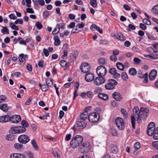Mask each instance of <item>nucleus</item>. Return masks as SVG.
Returning a JSON list of instances; mask_svg holds the SVG:
<instances>
[{
  "label": "nucleus",
  "mask_w": 158,
  "mask_h": 158,
  "mask_svg": "<svg viewBox=\"0 0 158 158\" xmlns=\"http://www.w3.org/2000/svg\"><path fill=\"white\" fill-rule=\"evenodd\" d=\"M9 17L11 19H16L17 17L14 14H11L9 15Z\"/></svg>",
  "instance_id": "obj_64"
},
{
  "label": "nucleus",
  "mask_w": 158,
  "mask_h": 158,
  "mask_svg": "<svg viewBox=\"0 0 158 158\" xmlns=\"http://www.w3.org/2000/svg\"><path fill=\"white\" fill-rule=\"evenodd\" d=\"M112 96L115 100L119 101H121V99L123 98L122 95L118 92H114Z\"/></svg>",
  "instance_id": "obj_16"
},
{
  "label": "nucleus",
  "mask_w": 158,
  "mask_h": 158,
  "mask_svg": "<svg viewBox=\"0 0 158 158\" xmlns=\"http://www.w3.org/2000/svg\"><path fill=\"white\" fill-rule=\"evenodd\" d=\"M149 112V109L147 108L142 107L140 108L138 117H137V121L138 123L141 122L142 119L145 120L148 115Z\"/></svg>",
  "instance_id": "obj_2"
},
{
  "label": "nucleus",
  "mask_w": 158,
  "mask_h": 158,
  "mask_svg": "<svg viewBox=\"0 0 158 158\" xmlns=\"http://www.w3.org/2000/svg\"><path fill=\"white\" fill-rule=\"evenodd\" d=\"M112 145H111L110 151L114 153L116 152L117 151L118 149L116 146L115 145L114 146H113V147L112 146Z\"/></svg>",
  "instance_id": "obj_43"
},
{
  "label": "nucleus",
  "mask_w": 158,
  "mask_h": 158,
  "mask_svg": "<svg viewBox=\"0 0 158 158\" xmlns=\"http://www.w3.org/2000/svg\"><path fill=\"white\" fill-rule=\"evenodd\" d=\"M9 119L10 116L8 115H5L0 116V122H6L9 121Z\"/></svg>",
  "instance_id": "obj_18"
},
{
  "label": "nucleus",
  "mask_w": 158,
  "mask_h": 158,
  "mask_svg": "<svg viewBox=\"0 0 158 158\" xmlns=\"http://www.w3.org/2000/svg\"><path fill=\"white\" fill-rule=\"evenodd\" d=\"M88 113L86 112H83L81 114L80 116V118L77 121V127L79 129H82L85 127L86 125L87 120Z\"/></svg>",
  "instance_id": "obj_1"
},
{
  "label": "nucleus",
  "mask_w": 158,
  "mask_h": 158,
  "mask_svg": "<svg viewBox=\"0 0 158 158\" xmlns=\"http://www.w3.org/2000/svg\"><path fill=\"white\" fill-rule=\"evenodd\" d=\"M115 123L118 127L121 130L125 128V123L123 119L120 117H117L115 119Z\"/></svg>",
  "instance_id": "obj_6"
},
{
  "label": "nucleus",
  "mask_w": 158,
  "mask_h": 158,
  "mask_svg": "<svg viewBox=\"0 0 158 158\" xmlns=\"http://www.w3.org/2000/svg\"><path fill=\"white\" fill-rule=\"evenodd\" d=\"M90 69V65L87 63H82L80 66V69L82 72L86 73L88 72Z\"/></svg>",
  "instance_id": "obj_11"
},
{
  "label": "nucleus",
  "mask_w": 158,
  "mask_h": 158,
  "mask_svg": "<svg viewBox=\"0 0 158 158\" xmlns=\"http://www.w3.org/2000/svg\"><path fill=\"white\" fill-rule=\"evenodd\" d=\"M152 11L155 14H158V5H156L153 7Z\"/></svg>",
  "instance_id": "obj_39"
},
{
  "label": "nucleus",
  "mask_w": 158,
  "mask_h": 158,
  "mask_svg": "<svg viewBox=\"0 0 158 158\" xmlns=\"http://www.w3.org/2000/svg\"><path fill=\"white\" fill-rule=\"evenodd\" d=\"M48 85H46L44 84L42 85L41 89L42 91H45L48 89Z\"/></svg>",
  "instance_id": "obj_54"
},
{
  "label": "nucleus",
  "mask_w": 158,
  "mask_h": 158,
  "mask_svg": "<svg viewBox=\"0 0 158 158\" xmlns=\"http://www.w3.org/2000/svg\"><path fill=\"white\" fill-rule=\"evenodd\" d=\"M153 146L158 150V141H154L152 143Z\"/></svg>",
  "instance_id": "obj_48"
},
{
  "label": "nucleus",
  "mask_w": 158,
  "mask_h": 158,
  "mask_svg": "<svg viewBox=\"0 0 158 158\" xmlns=\"http://www.w3.org/2000/svg\"><path fill=\"white\" fill-rule=\"evenodd\" d=\"M109 72L115 78H118L120 77V74L117 72L116 69L115 68H111L110 69Z\"/></svg>",
  "instance_id": "obj_13"
},
{
  "label": "nucleus",
  "mask_w": 158,
  "mask_h": 158,
  "mask_svg": "<svg viewBox=\"0 0 158 158\" xmlns=\"http://www.w3.org/2000/svg\"><path fill=\"white\" fill-rule=\"evenodd\" d=\"M18 140L20 143L26 144L29 141L30 139H18Z\"/></svg>",
  "instance_id": "obj_38"
},
{
  "label": "nucleus",
  "mask_w": 158,
  "mask_h": 158,
  "mask_svg": "<svg viewBox=\"0 0 158 158\" xmlns=\"http://www.w3.org/2000/svg\"><path fill=\"white\" fill-rule=\"evenodd\" d=\"M26 68L29 71L31 72L32 71V66L30 64H27L26 66Z\"/></svg>",
  "instance_id": "obj_59"
},
{
  "label": "nucleus",
  "mask_w": 158,
  "mask_h": 158,
  "mask_svg": "<svg viewBox=\"0 0 158 158\" xmlns=\"http://www.w3.org/2000/svg\"><path fill=\"white\" fill-rule=\"evenodd\" d=\"M19 126L13 127L11 128V132L12 134L19 133Z\"/></svg>",
  "instance_id": "obj_22"
},
{
  "label": "nucleus",
  "mask_w": 158,
  "mask_h": 158,
  "mask_svg": "<svg viewBox=\"0 0 158 158\" xmlns=\"http://www.w3.org/2000/svg\"><path fill=\"white\" fill-rule=\"evenodd\" d=\"M140 27L143 30H145L147 28L146 26L144 24L140 23L139 24Z\"/></svg>",
  "instance_id": "obj_60"
},
{
  "label": "nucleus",
  "mask_w": 158,
  "mask_h": 158,
  "mask_svg": "<svg viewBox=\"0 0 158 158\" xmlns=\"http://www.w3.org/2000/svg\"><path fill=\"white\" fill-rule=\"evenodd\" d=\"M140 147V144L139 142L135 143L134 145V148L136 150L139 149Z\"/></svg>",
  "instance_id": "obj_51"
},
{
  "label": "nucleus",
  "mask_w": 158,
  "mask_h": 158,
  "mask_svg": "<svg viewBox=\"0 0 158 158\" xmlns=\"http://www.w3.org/2000/svg\"><path fill=\"white\" fill-rule=\"evenodd\" d=\"M6 96L4 95H0V103L4 102L6 99Z\"/></svg>",
  "instance_id": "obj_55"
},
{
  "label": "nucleus",
  "mask_w": 158,
  "mask_h": 158,
  "mask_svg": "<svg viewBox=\"0 0 158 158\" xmlns=\"http://www.w3.org/2000/svg\"><path fill=\"white\" fill-rule=\"evenodd\" d=\"M48 51L46 48H44L43 49V53H44L45 56L47 57L49 55Z\"/></svg>",
  "instance_id": "obj_61"
},
{
  "label": "nucleus",
  "mask_w": 158,
  "mask_h": 158,
  "mask_svg": "<svg viewBox=\"0 0 158 158\" xmlns=\"http://www.w3.org/2000/svg\"><path fill=\"white\" fill-rule=\"evenodd\" d=\"M95 111L98 113V115L99 116V114L102 113V109L100 107H97L95 108Z\"/></svg>",
  "instance_id": "obj_50"
},
{
  "label": "nucleus",
  "mask_w": 158,
  "mask_h": 158,
  "mask_svg": "<svg viewBox=\"0 0 158 158\" xmlns=\"http://www.w3.org/2000/svg\"><path fill=\"white\" fill-rule=\"evenodd\" d=\"M111 134L115 136L118 135L117 131L114 129H113L111 131Z\"/></svg>",
  "instance_id": "obj_63"
},
{
  "label": "nucleus",
  "mask_w": 158,
  "mask_h": 158,
  "mask_svg": "<svg viewBox=\"0 0 158 158\" xmlns=\"http://www.w3.org/2000/svg\"><path fill=\"white\" fill-rule=\"evenodd\" d=\"M132 50L135 52H139L140 51L139 49L136 47H134L132 48Z\"/></svg>",
  "instance_id": "obj_58"
},
{
  "label": "nucleus",
  "mask_w": 158,
  "mask_h": 158,
  "mask_svg": "<svg viewBox=\"0 0 158 158\" xmlns=\"http://www.w3.org/2000/svg\"><path fill=\"white\" fill-rule=\"evenodd\" d=\"M21 123L22 125L23 126L27 127L28 125L27 123L25 120H22L21 121Z\"/></svg>",
  "instance_id": "obj_57"
},
{
  "label": "nucleus",
  "mask_w": 158,
  "mask_h": 158,
  "mask_svg": "<svg viewBox=\"0 0 158 158\" xmlns=\"http://www.w3.org/2000/svg\"><path fill=\"white\" fill-rule=\"evenodd\" d=\"M0 109L4 112H6L8 109L7 104H3L0 105Z\"/></svg>",
  "instance_id": "obj_23"
},
{
  "label": "nucleus",
  "mask_w": 158,
  "mask_h": 158,
  "mask_svg": "<svg viewBox=\"0 0 158 158\" xmlns=\"http://www.w3.org/2000/svg\"><path fill=\"white\" fill-rule=\"evenodd\" d=\"M19 61L20 63V64L23 62H25L26 60V58L27 56L26 54L24 55L23 53L20 54L19 55Z\"/></svg>",
  "instance_id": "obj_20"
},
{
  "label": "nucleus",
  "mask_w": 158,
  "mask_h": 158,
  "mask_svg": "<svg viewBox=\"0 0 158 158\" xmlns=\"http://www.w3.org/2000/svg\"><path fill=\"white\" fill-rule=\"evenodd\" d=\"M121 111L124 117L126 118H127L128 117V115L127 110L123 108H122L121 110Z\"/></svg>",
  "instance_id": "obj_37"
},
{
  "label": "nucleus",
  "mask_w": 158,
  "mask_h": 158,
  "mask_svg": "<svg viewBox=\"0 0 158 158\" xmlns=\"http://www.w3.org/2000/svg\"><path fill=\"white\" fill-rule=\"evenodd\" d=\"M117 81L114 79H111L108 81V83L105 85L106 89L108 90L112 89L115 88V85H117Z\"/></svg>",
  "instance_id": "obj_5"
},
{
  "label": "nucleus",
  "mask_w": 158,
  "mask_h": 158,
  "mask_svg": "<svg viewBox=\"0 0 158 158\" xmlns=\"http://www.w3.org/2000/svg\"><path fill=\"white\" fill-rule=\"evenodd\" d=\"M46 83L47 84V85L51 86L53 85V81L52 79H48L46 80Z\"/></svg>",
  "instance_id": "obj_42"
},
{
  "label": "nucleus",
  "mask_w": 158,
  "mask_h": 158,
  "mask_svg": "<svg viewBox=\"0 0 158 158\" xmlns=\"http://www.w3.org/2000/svg\"><path fill=\"white\" fill-rule=\"evenodd\" d=\"M72 139L71 141L70 145L71 147L75 148H76L81 144L83 141V139Z\"/></svg>",
  "instance_id": "obj_9"
},
{
  "label": "nucleus",
  "mask_w": 158,
  "mask_h": 158,
  "mask_svg": "<svg viewBox=\"0 0 158 158\" xmlns=\"http://www.w3.org/2000/svg\"><path fill=\"white\" fill-rule=\"evenodd\" d=\"M49 15V12L48 10H45L43 13V17L46 19Z\"/></svg>",
  "instance_id": "obj_52"
},
{
  "label": "nucleus",
  "mask_w": 158,
  "mask_h": 158,
  "mask_svg": "<svg viewBox=\"0 0 158 158\" xmlns=\"http://www.w3.org/2000/svg\"><path fill=\"white\" fill-rule=\"evenodd\" d=\"M3 29L1 30V32L3 34H8L9 33V29L6 27H2Z\"/></svg>",
  "instance_id": "obj_29"
},
{
  "label": "nucleus",
  "mask_w": 158,
  "mask_h": 158,
  "mask_svg": "<svg viewBox=\"0 0 158 158\" xmlns=\"http://www.w3.org/2000/svg\"><path fill=\"white\" fill-rule=\"evenodd\" d=\"M98 63L99 64L104 65L106 64L107 61L104 58H100L98 60Z\"/></svg>",
  "instance_id": "obj_32"
},
{
  "label": "nucleus",
  "mask_w": 158,
  "mask_h": 158,
  "mask_svg": "<svg viewBox=\"0 0 158 158\" xmlns=\"http://www.w3.org/2000/svg\"><path fill=\"white\" fill-rule=\"evenodd\" d=\"M116 66L120 70H123L124 68L123 65L120 62H118L116 64Z\"/></svg>",
  "instance_id": "obj_31"
},
{
  "label": "nucleus",
  "mask_w": 158,
  "mask_h": 158,
  "mask_svg": "<svg viewBox=\"0 0 158 158\" xmlns=\"http://www.w3.org/2000/svg\"><path fill=\"white\" fill-rule=\"evenodd\" d=\"M96 72L98 76L104 77L106 74L107 70L104 66L101 65L97 68Z\"/></svg>",
  "instance_id": "obj_7"
},
{
  "label": "nucleus",
  "mask_w": 158,
  "mask_h": 158,
  "mask_svg": "<svg viewBox=\"0 0 158 158\" xmlns=\"http://www.w3.org/2000/svg\"><path fill=\"white\" fill-rule=\"evenodd\" d=\"M31 143L35 150H38L39 149V147L38 146L36 142L34 139H33L31 141Z\"/></svg>",
  "instance_id": "obj_24"
},
{
  "label": "nucleus",
  "mask_w": 158,
  "mask_h": 158,
  "mask_svg": "<svg viewBox=\"0 0 158 158\" xmlns=\"http://www.w3.org/2000/svg\"><path fill=\"white\" fill-rule=\"evenodd\" d=\"M157 74V71L155 69H152L150 72L149 75V79L151 80L152 81L155 79Z\"/></svg>",
  "instance_id": "obj_15"
},
{
  "label": "nucleus",
  "mask_w": 158,
  "mask_h": 158,
  "mask_svg": "<svg viewBox=\"0 0 158 158\" xmlns=\"http://www.w3.org/2000/svg\"><path fill=\"white\" fill-rule=\"evenodd\" d=\"M122 77L123 79L126 80L128 78V77L126 73L123 72L122 74Z\"/></svg>",
  "instance_id": "obj_47"
},
{
  "label": "nucleus",
  "mask_w": 158,
  "mask_h": 158,
  "mask_svg": "<svg viewBox=\"0 0 158 158\" xmlns=\"http://www.w3.org/2000/svg\"><path fill=\"white\" fill-rule=\"evenodd\" d=\"M35 26L38 30H40L42 28L43 25L40 22H37L35 24Z\"/></svg>",
  "instance_id": "obj_44"
},
{
  "label": "nucleus",
  "mask_w": 158,
  "mask_h": 158,
  "mask_svg": "<svg viewBox=\"0 0 158 158\" xmlns=\"http://www.w3.org/2000/svg\"><path fill=\"white\" fill-rule=\"evenodd\" d=\"M98 98L104 100H106L108 99V96L106 94L103 93H99L98 95Z\"/></svg>",
  "instance_id": "obj_21"
},
{
  "label": "nucleus",
  "mask_w": 158,
  "mask_h": 158,
  "mask_svg": "<svg viewBox=\"0 0 158 158\" xmlns=\"http://www.w3.org/2000/svg\"><path fill=\"white\" fill-rule=\"evenodd\" d=\"M68 63H67V62L64 60H61L60 63V65L62 67H68L69 66V65H67V64Z\"/></svg>",
  "instance_id": "obj_36"
},
{
  "label": "nucleus",
  "mask_w": 158,
  "mask_h": 158,
  "mask_svg": "<svg viewBox=\"0 0 158 158\" xmlns=\"http://www.w3.org/2000/svg\"><path fill=\"white\" fill-rule=\"evenodd\" d=\"M91 148L90 145L88 142H84L79 147L78 150L81 153H87L90 151Z\"/></svg>",
  "instance_id": "obj_3"
},
{
  "label": "nucleus",
  "mask_w": 158,
  "mask_h": 158,
  "mask_svg": "<svg viewBox=\"0 0 158 158\" xmlns=\"http://www.w3.org/2000/svg\"><path fill=\"white\" fill-rule=\"evenodd\" d=\"M148 74L147 73H146L145 74L142 75V76H139V78H144V80L143 81L144 82L147 83L148 81Z\"/></svg>",
  "instance_id": "obj_25"
},
{
  "label": "nucleus",
  "mask_w": 158,
  "mask_h": 158,
  "mask_svg": "<svg viewBox=\"0 0 158 158\" xmlns=\"http://www.w3.org/2000/svg\"><path fill=\"white\" fill-rule=\"evenodd\" d=\"M55 42L54 44L55 45L58 46L60 44V41L58 36H56L54 37Z\"/></svg>",
  "instance_id": "obj_26"
},
{
  "label": "nucleus",
  "mask_w": 158,
  "mask_h": 158,
  "mask_svg": "<svg viewBox=\"0 0 158 158\" xmlns=\"http://www.w3.org/2000/svg\"><path fill=\"white\" fill-rule=\"evenodd\" d=\"M143 56L144 57L148 58V59H154L156 60L158 58L157 56H155L154 55H148L147 54H144Z\"/></svg>",
  "instance_id": "obj_27"
},
{
  "label": "nucleus",
  "mask_w": 158,
  "mask_h": 158,
  "mask_svg": "<svg viewBox=\"0 0 158 158\" xmlns=\"http://www.w3.org/2000/svg\"><path fill=\"white\" fill-rule=\"evenodd\" d=\"M89 120L91 123H94L97 122L99 119V116L96 112L90 113L88 116Z\"/></svg>",
  "instance_id": "obj_8"
},
{
  "label": "nucleus",
  "mask_w": 158,
  "mask_h": 158,
  "mask_svg": "<svg viewBox=\"0 0 158 158\" xmlns=\"http://www.w3.org/2000/svg\"><path fill=\"white\" fill-rule=\"evenodd\" d=\"M106 81L104 77L98 76L96 77L94 81V83L96 85H99L103 83Z\"/></svg>",
  "instance_id": "obj_10"
},
{
  "label": "nucleus",
  "mask_w": 158,
  "mask_h": 158,
  "mask_svg": "<svg viewBox=\"0 0 158 158\" xmlns=\"http://www.w3.org/2000/svg\"><path fill=\"white\" fill-rule=\"evenodd\" d=\"M133 61H134V63L136 64H139L141 62L140 59L137 57H135Z\"/></svg>",
  "instance_id": "obj_45"
},
{
  "label": "nucleus",
  "mask_w": 158,
  "mask_h": 158,
  "mask_svg": "<svg viewBox=\"0 0 158 158\" xmlns=\"http://www.w3.org/2000/svg\"><path fill=\"white\" fill-rule=\"evenodd\" d=\"M133 114L134 115H132L131 116V122L132 127L133 128L135 127V117L137 118V117H138V115L139 114V109L137 106H135L133 109Z\"/></svg>",
  "instance_id": "obj_4"
},
{
  "label": "nucleus",
  "mask_w": 158,
  "mask_h": 158,
  "mask_svg": "<svg viewBox=\"0 0 158 158\" xmlns=\"http://www.w3.org/2000/svg\"><path fill=\"white\" fill-rule=\"evenodd\" d=\"M10 158H26L25 155L23 154L15 153L10 155Z\"/></svg>",
  "instance_id": "obj_17"
},
{
  "label": "nucleus",
  "mask_w": 158,
  "mask_h": 158,
  "mask_svg": "<svg viewBox=\"0 0 158 158\" xmlns=\"http://www.w3.org/2000/svg\"><path fill=\"white\" fill-rule=\"evenodd\" d=\"M94 75L92 73H88L85 76V80L89 82L92 81L94 79Z\"/></svg>",
  "instance_id": "obj_14"
},
{
  "label": "nucleus",
  "mask_w": 158,
  "mask_h": 158,
  "mask_svg": "<svg viewBox=\"0 0 158 158\" xmlns=\"http://www.w3.org/2000/svg\"><path fill=\"white\" fill-rule=\"evenodd\" d=\"M86 95H87L88 97L89 98H91L94 95V94L91 91H89L87 92L86 93Z\"/></svg>",
  "instance_id": "obj_56"
},
{
  "label": "nucleus",
  "mask_w": 158,
  "mask_h": 158,
  "mask_svg": "<svg viewBox=\"0 0 158 158\" xmlns=\"http://www.w3.org/2000/svg\"><path fill=\"white\" fill-rule=\"evenodd\" d=\"M90 3L91 5L94 7H96L97 6V0H90Z\"/></svg>",
  "instance_id": "obj_33"
},
{
  "label": "nucleus",
  "mask_w": 158,
  "mask_h": 158,
  "mask_svg": "<svg viewBox=\"0 0 158 158\" xmlns=\"http://www.w3.org/2000/svg\"><path fill=\"white\" fill-rule=\"evenodd\" d=\"M10 26L11 27V28L14 30H19V28L18 27L15 25L13 23H11L10 24Z\"/></svg>",
  "instance_id": "obj_41"
},
{
  "label": "nucleus",
  "mask_w": 158,
  "mask_h": 158,
  "mask_svg": "<svg viewBox=\"0 0 158 158\" xmlns=\"http://www.w3.org/2000/svg\"><path fill=\"white\" fill-rule=\"evenodd\" d=\"M143 22L144 24L147 25H150L151 24L150 21L148 19H144L143 20Z\"/></svg>",
  "instance_id": "obj_62"
},
{
  "label": "nucleus",
  "mask_w": 158,
  "mask_h": 158,
  "mask_svg": "<svg viewBox=\"0 0 158 158\" xmlns=\"http://www.w3.org/2000/svg\"><path fill=\"white\" fill-rule=\"evenodd\" d=\"M152 135L153 138H158V127L155 129Z\"/></svg>",
  "instance_id": "obj_35"
},
{
  "label": "nucleus",
  "mask_w": 158,
  "mask_h": 158,
  "mask_svg": "<svg viewBox=\"0 0 158 158\" xmlns=\"http://www.w3.org/2000/svg\"><path fill=\"white\" fill-rule=\"evenodd\" d=\"M108 41L106 40L103 39L101 40L100 41V44L104 45H106L108 44Z\"/></svg>",
  "instance_id": "obj_53"
},
{
  "label": "nucleus",
  "mask_w": 158,
  "mask_h": 158,
  "mask_svg": "<svg viewBox=\"0 0 158 158\" xmlns=\"http://www.w3.org/2000/svg\"><path fill=\"white\" fill-rule=\"evenodd\" d=\"M111 35L112 36L114 37L115 39H118L121 40H124L126 39L125 37L121 33H119L117 35H112L111 34Z\"/></svg>",
  "instance_id": "obj_19"
},
{
  "label": "nucleus",
  "mask_w": 158,
  "mask_h": 158,
  "mask_svg": "<svg viewBox=\"0 0 158 158\" xmlns=\"http://www.w3.org/2000/svg\"><path fill=\"white\" fill-rule=\"evenodd\" d=\"M155 123L153 122H150L148 126L147 129H155Z\"/></svg>",
  "instance_id": "obj_34"
},
{
  "label": "nucleus",
  "mask_w": 158,
  "mask_h": 158,
  "mask_svg": "<svg viewBox=\"0 0 158 158\" xmlns=\"http://www.w3.org/2000/svg\"><path fill=\"white\" fill-rule=\"evenodd\" d=\"M21 120V116L18 115H14L11 117H10L9 121L14 123H18Z\"/></svg>",
  "instance_id": "obj_12"
},
{
  "label": "nucleus",
  "mask_w": 158,
  "mask_h": 158,
  "mask_svg": "<svg viewBox=\"0 0 158 158\" xmlns=\"http://www.w3.org/2000/svg\"><path fill=\"white\" fill-rule=\"evenodd\" d=\"M156 128L155 129H147V133L148 135L149 136H151L153 134V133Z\"/></svg>",
  "instance_id": "obj_28"
},
{
  "label": "nucleus",
  "mask_w": 158,
  "mask_h": 158,
  "mask_svg": "<svg viewBox=\"0 0 158 158\" xmlns=\"http://www.w3.org/2000/svg\"><path fill=\"white\" fill-rule=\"evenodd\" d=\"M129 72V74L131 75L134 76L136 74V71L134 68H130Z\"/></svg>",
  "instance_id": "obj_30"
},
{
  "label": "nucleus",
  "mask_w": 158,
  "mask_h": 158,
  "mask_svg": "<svg viewBox=\"0 0 158 158\" xmlns=\"http://www.w3.org/2000/svg\"><path fill=\"white\" fill-rule=\"evenodd\" d=\"M52 153L56 158H60V155L56 151H54L52 152Z\"/></svg>",
  "instance_id": "obj_49"
},
{
  "label": "nucleus",
  "mask_w": 158,
  "mask_h": 158,
  "mask_svg": "<svg viewBox=\"0 0 158 158\" xmlns=\"http://www.w3.org/2000/svg\"><path fill=\"white\" fill-rule=\"evenodd\" d=\"M15 148L17 149H21L23 147V145L18 143H15L14 145Z\"/></svg>",
  "instance_id": "obj_40"
},
{
  "label": "nucleus",
  "mask_w": 158,
  "mask_h": 158,
  "mask_svg": "<svg viewBox=\"0 0 158 158\" xmlns=\"http://www.w3.org/2000/svg\"><path fill=\"white\" fill-rule=\"evenodd\" d=\"M19 133H23L25 132L26 131V127L23 126H19Z\"/></svg>",
  "instance_id": "obj_46"
}]
</instances>
